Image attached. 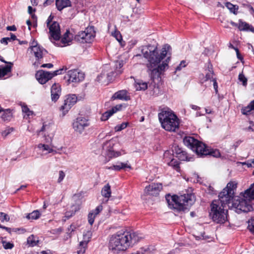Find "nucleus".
<instances>
[{
  "mask_svg": "<svg viewBox=\"0 0 254 254\" xmlns=\"http://www.w3.org/2000/svg\"><path fill=\"white\" fill-rule=\"evenodd\" d=\"M171 47L166 44L163 46L160 51L158 49L156 45H148L141 47V52L148 63L147 67L152 77L159 76L163 72L168 68V64L170 57Z\"/></svg>",
  "mask_w": 254,
  "mask_h": 254,
  "instance_id": "obj_1",
  "label": "nucleus"
},
{
  "mask_svg": "<svg viewBox=\"0 0 254 254\" xmlns=\"http://www.w3.org/2000/svg\"><path fill=\"white\" fill-rule=\"evenodd\" d=\"M139 241L136 234L122 230L111 236L109 247L113 253H119L126 251Z\"/></svg>",
  "mask_w": 254,
  "mask_h": 254,
  "instance_id": "obj_2",
  "label": "nucleus"
},
{
  "mask_svg": "<svg viewBox=\"0 0 254 254\" xmlns=\"http://www.w3.org/2000/svg\"><path fill=\"white\" fill-rule=\"evenodd\" d=\"M254 200V183L244 193L243 197H235L232 205L237 213L247 212L252 210V201Z\"/></svg>",
  "mask_w": 254,
  "mask_h": 254,
  "instance_id": "obj_3",
  "label": "nucleus"
},
{
  "mask_svg": "<svg viewBox=\"0 0 254 254\" xmlns=\"http://www.w3.org/2000/svg\"><path fill=\"white\" fill-rule=\"evenodd\" d=\"M168 205L170 208L179 211L188 209L194 202V196L192 194H184L178 196L168 195L166 197Z\"/></svg>",
  "mask_w": 254,
  "mask_h": 254,
  "instance_id": "obj_4",
  "label": "nucleus"
},
{
  "mask_svg": "<svg viewBox=\"0 0 254 254\" xmlns=\"http://www.w3.org/2000/svg\"><path fill=\"white\" fill-rule=\"evenodd\" d=\"M158 118L162 127L165 130L175 132L179 129V119L171 111L162 110L158 114Z\"/></svg>",
  "mask_w": 254,
  "mask_h": 254,
  "instance_id": "obj_5",
  "label": "nucleus"
},
{
  "mask_svg": "<svg viewBox=\"0 0 254 254\" xmlns=\"http://www.w3.org/2000/svg\"><path fill=\"white\" fill-rule=\"evenodd\" d=\"M227 203H223L219 198L213 200L211 205L210 215L213 221L218 223H223L227 219V210L224 209Z\"/></svg>",
  "mask_w": 254,
  "mask_h": 254,
  "instance_id": "obj_6",
  "label": "nucleus"
},
{
  "mask_svg": "<svg viewBox=\"0 0 254 254\" xmlns=\"http://www.w3.org/2000/svg\"><path fill=\"white\" fill-rule=\"evenodd\" d=\"M184 144L199 155H207L209 150L205 145L192 137L187 136L184 139Z\"/></svg>",
  "mask_w": 254,
  "mask_h": 254,
  "instance_id": "obj_7",
  "label": "nucleus"
},
{
  "mask_svg": "<svg viewBox=\"0 0 254 254\" xmlns=\"http://www.w3.org/2000/svg\"><path fill=\"white\" fill-rule=\"evenodd\" d=\"M237 187L235 182H230L219 193V197L223 203H229L233 198L234 190Z\"/></svg>",
  "mask_w": 254,
  "mask_h": 254,
  "instance_id": "obj_8",
  "label": "nucleus"
},
{
  "mask_svg": "<svg viewBox=\"0 0 254 254\" xmlns=\"http://www.w3.org/2000/svg\"><path fill=\"white\" fill-rule=\"evenodd\" d=\"M95 32L91 27H87L75 36V40L82 43H91L94 39Z\"/></svg>",
  "mask_w": 254,
  "mask_h": 254,
  "instance_id": "obj_9",
  "label": "nucleus"
},
{
  "mask_svg": "<svg viewBox=\"0 0 254 254\" xmlns=\"http://www.w3.org/2000/svg\"><path fill=\"white\" fill-rule=\"evenodd\" d=\"M64 70V68H61L52 72L40 70L36 73V78L40 83L43 84L46 83L54 76L62 74Z\"/></svg>",
  "mask_w": 254,
  "mask_h": 254,
  "instance_id": "obj_10",
  "label": "nucleus"
},
{
  "mask_svg": "<svg viewBox=\"0 0 254 254\" xmlns=\"http://www.w3.org/2000/svg\"><path fill=\"white\" fill-rule=\"evenodd\" d=\"M77 98L75 94L69 95L66 96L64 104L60 107L62 112V117L64 116L71 108L76 103Z\"/></svg>",
  "mask_w": 254,
  "mask_h": 254,
  "instance_id": "obj_11",
  "label": "nucleus"
},
{
  "mask_svg": "<svg viewBox=\"0 0 254 254\" xmlns=\"http://www.w3.org/2000/svg\"><path fill=\"white\" fill-rule=\"evenodd\" d=\"M90 125L89 120L83 117L77 118L72 123V127L74 131L81 134L85 128Z\"/></svg>",
  "mask_w": 254,
  "mask_h": 254,
  "instance_id": "obj_12",
  "label": "nucleus"
},
{
  "mask_svg": "<svg viewBox=\"0 0 254 254\" xmlns=\"http://www.w3.org/2000/svg\"><path fill=\"white\" fill-rule=\"evenodd\" d=\"M115 143L113 141L110 140L107 141L103 145V149L105 151V155L107 157H108L109 159L118 157L122 155L121 151H116L114 150L113 147Z\"/></svg>",
  "mask_w": 254,
  "mask_h": 254,
  "instance_id": "obj_13",
  "label": "nucleus"
},
{
  "mask_svg": "<svg viewBox=\"0 0 254 254\" xmlns=\"http://www.w3.org/2000/svg\"><path fill=\"white\" fill-rule=\"evenodd\" d=\"M67 78L69 82H79L84 78V74L77 69L70 70L67 71Z\"/></svg>",
  "mask_w": 254,
  "mask_h": 254,
  "instance_id": "obj_14",
  "label": "nucleus"
},
{
  "mask_svg": "<svg viewBox=\"0 0 254 254\" xmlns=\"http://www.w3.org/2000/svg\"><path fill=\"white\" fill-rule=\"evenodd\" d=\"M47 26L49 27L51 37L56 41L59 40L61 37V30L59 23L54 21Z\"/></svg>",
  "mask_w": 254,
  "mask_h": 254,
  "instance_id": "obj_15",
  "label": "nucleus"
},
{
  "mask_svg": "<svg viewBox=\"0 0 254 254\" xmlns=\"http://www.w3.org/2000/svg\"><path fill=\"white\" fill-rule=\"evenodd\" d=\"M162 189L161 184L152 183L145 187L144 192L147 194L153 196H156Z\"/></svg>",
  "mask_w": 254,
  "mask_h": 254,
  "instance_id": "obj_16",
  "label": "nucleus"
},
{
  "mask_svg": "<svg viewBox=\"0 0 254 254\" xmlns=\"http://www.w3.org/2000/svg\"><path fill=\"white\" fill-rule=\"evenodd\" d=\"M31 52H33L37 59H41L43 56L46 53V51L38 45L37 42L33 41L30 47Z\"/></svg>",
  "mask_w": 254,
  "mask_h": 254,
  "instance_id": "obj_17",
  "label": "nucleus"
},
{
  "mask_svg": "<svg viewBox=\"0 0 254 254\" xmlns=\"http://www.w3.org/2000/svg\"><path fill=\"white\" fill-rule=\"evenodd\" d=\"M112 98L113 100L118 99L125 101H128L130 99L127 91L126 90H122L116 92L113 95Z\"/></svg>",
  "mask_w": 254,
  "mask_h": 254,
  "instance_id": "obj_18",
  "label": "nucleus"
},
{
  "mask_svg": "<svg viewBox=\"0 0 254 254\" xmlns=\"http://www.w3.org/2000/svg\"><path fill=\"white\" fill-rule=\"evenodd\" d=\"M72 40V35L69 32L68 30H67L62 38L59 46L61 47H65L69 45L71 43Z\"/></svg>",
  "mask_w": 254,
  "mask_h": 254,
  "instance_id": "obj_19",
  "label": "nucleus"
},
{
  "mask_svg": "<svg viewBox=\"0 0 254 254\" xmlns=\"http://www.w3.org/2000/svg\"><path fill=\"white\" fill-rule=\"evenodd\" d=\"M51 98L52 101H56L60 97L61 90L58 84H54L51 87Z\"/></svg>",
  "mask_w": 254,
  "mask_h": 254,
  "instance_id": "obj_20",
  "label": "nucleus"
},
{
  "mask_svg": "<svg viewBox=\"0 0 254 254\" xmlns=\"http://www.w3.org/2000/svg\"><path fill=\"white\" fill-rule=\"evenodd\" d=\"M88 238L87 239H85L84 241H82L80 242L79 246L78 248V250L77 251V254H83L85 253L86 251V247L88 242L89 241V239L91 236V233L88 232L87 233Z\"/></svg>",
  "mask_w": 254,
  "mask_h": 254,
  "instance_id": "obj_21",
  "label": "nucleus"
},
{
  "mask_svg": "<svg viewBox=\"0 0 254 254\" xmlns=\"http://www.w3.org/2000/svg\"><path fill=\"white\" fill-rule=\"evenodd\" d=\"M38 148L42 151L44 154H47L50 153H57V151L52 149L48 144L39 143L37 146Z\"/></svg>",
  "mask_w": 254,
  "mask_h": 254,
  "instance_id": "obj_22",
  "label": "nucleus"
},
{
  "mask_svg": "<svg viewBox=\"0 0 254 254\" xmlns=\"http://www.w3.org/2000/svg\"><path fill=\"white\" fill-rule=\"evenodd\" d=\"M238 29L240 31H250L254 33V28L251 25L243 21L242 20L239 21Z\"/></svg>",
  "mask_w": 254,
  "mask_h": 254,
  "instance_id": "obj_23",
  "label": "nucleus"
},
{
  "mask_svg": "<svg viewBox=\"0 0 254 254\" xmlns=\"http://www.w3.org/2000/svg\"><path fill=\"white\" fill-rule=\"evenodd\" d=\"M56 5L57 9L61 11L64 8L71 6V1L70 0H56Z\"/></svg>",
  "mask_w": 254,
  "mask_h": 254,
  "instance_id": "obj_24",
  "label": "nucleus"
},
{
  "mask_svg": "<svg viewBox=\"0 0 254 254\" xmlns=\"http://www.w3.org/2000/svg\"><path fill=\"white\" fill-rule=\"evenodd\" d=\"M111 34L116 39L122 47H123L125 46V42L123 40L122 36L120 31L117 30L115 26L114 31L111 32Z\"/></svg>",
  "mask_w": 254,
  "mask_h": 254,
  "instance_id": "obj_25",
  "label": "nucleus"
},
{
  "mask_svg": "<svg viewBox=\"0 0 254 254\" xmlns=\"http://www.w3.org/2000/svg\"><path fill=\"white\" fill-rule=\"evenodd\" d=\"M169 155V152L166 151L164 153V157L165 158V161L167 162V164L169 166L173 167L174 169L178 170L179 168V163L177 160L175 159H172L170 161L167 160L168 156Z\"/></svg>",
  "mask_w": 254,
  "mask_h": 254,
  "instance_id": "obj_26",
  "label": "nucleus"
},
{
  "mask_svg": "<svg viewBox=\"0 0 254 254\" xmlns=\"http://www.w3.org/2000/svg\"><path fill=\"white\" fill-rule=\"evenodd\" d=\"M101 194L104 197L107 198V201L111 196V186L109 184L103 187L101 190Z\"/></svg>",
  "mask_w": 254,
  "mask_h": 254,
  "instance_id": "obj_27",
  "label": "nucleus"
},
{
  "mask_svg": "<svg viewBox=\"0 0 254 254\" xmlns=\"http://www.w3.org/2000/svg\"><path fill=\"white\" fill-rule=\"evenodd\" d=\"M156 249L153 246H145L140 248L136 254H145L156 253Z\"/></svg>",
  "mask_w": 254,
  "mask_h": 254,
  "instance_id": "obj_28",
  "label": "nucleus"
},
{
  "mask_svg": "<svg viewBox=\"0 0 254 254\" xmlns=\"http://www.w3.org/2000/svg\"><path fill=\"white\" fill-rule=\"evenodd\" d=\"M131 168V166L128 165L127 163L119 162L117 165H113L111 167H107V169L109 170H113L115 171H120L121 169L125 168Z\"/></svg>",
  "mask_w": 254,
  "mask_h": 254,
  "instance_id": "obj_29",
  "label": "nucleus"
},
{
  "mask_svg": "<svg viewBox=\"0 0 254 254\" xmlns=\"http://www.w3.org/2000/svg\"><path fill=\"white\" fill-rule=\"evenodd\" d=\"M134 85L137 91L145 90L147 88V83L141 80L135 81Z\"/></svg>",
  "mask_w": 254,
  "mask_h": 254,
  "instance_id": "obj_30",
  "label": "nucleus"
},
{
  "mask_svg": "<svg viewBox=\"0 0 254 254\" xmlns=\"http://www.w3.org/2000/svg\"><path fill=\"white\" fill-rule=\"evenodd\" d=\"M8 64L5 66L0 67V78L4 77L8 72H10L12 64L11 63H8Z\"/></svg>",
  "mask_w": 254,
  "mask_h": 254,
  "instance_id": "obj_31",
  "label": "nucleus"
},
{
  "mask_svg": "<svg viewBox=\"0 0 254 254\" xmlns=\"http://www.w3.org/2000/svg\"><path fill=\"white\" fill-rule=\"evenodd\" d=\"M39 240L37 237L33 235H30L27 240V244L32 247L36 246L38 243Z\"/></svg>",
  "mask_w": 254,
  "mask_h": 254,
  "instance_id": "obj_32",
  "label": "nucleus"
},
{
  "mask_svg": "<svg viewBox=\"0 0 254 254\" xmlns=\"http://www.w3.org/2000/svg\"><path fill=\"white\" fill-rule=\"evenodd\" d=\"M21 108L22 112L25 114L24 116V118H28L30 116L33 115V111L30 110L26 105L23 104L21 106Z\"/></svg>",
  "mask_w": 254,
  "mask_h": 254,
  "instance_id": "obj_33",
  "label": "nucleus"
},
{
  "mask_svg": "<svg viewBox=\"0 0 254 254\" xmlns=\"http://www.w3.org/2000/svg\"><path fill=\"white\" fill-rule=\"evenodd\" d=\"M41 215V213L38 210H34L31 213H29L26 218L28 219L35 220L38 219Z\"/></svg>",
  "mask_w": 254,
  "mask_h": 254,
  "instance_id": "obj_34",
  "label": "nucleus"
},
{
  "mask_svg": "<svg viewBox=\"0 0 254 254\" xmlns=\"http://www.w3.org/2000/svg\"><path fill=\"white\" fill-rule=\"evenodd\" d=\"M213 79H215L213 77V71L211 69H208L207 73L205 74V77L203 79H202V82H205L208 80L210 81H213Z\"/></svg>",
  "mask_w": 254,
  "mask_h": 254,
  "instance_id": "obj_35",
  "label": "nucleus"
},
{
  "mask_svg": "<svg viewBox=\"0 0 254 254\" xmlns=\"http://www.w3.org/2000/svg\"><path fill=\"white\" fill-rule=\"evenodd\" d=\"M3 114H2L1 118L4 121L9 120L12 117V113L10 109H7L5 111H2Z\"/></svg>",
  "mask_w": 254,
  "mask_h": 254,
  "instance_id": "obj_36",
  "label": "nucleus"
},
{
  "mask_svg": "<svg viewBox=\"0 0 254 254\" xmlns=\"http://www.w3.org/2000/svg\"><path fill=\"white\" fill-rule=\"evenodd\" d=\"M225 6L227 7L228 9H229V10L234 13H237V11L238 9V6L236 5H234L231 2H227L225 4Z\"/></svg>",
  "mask_w": 254,
  "mask_h": 254,
  "instance_id": "obj_37",
  "label": "nucleus"
},
{
  "mask_svg": "<svg viewBox=\"0 0 254 254\" xmlns=\"http://www.w3.org/2000/svg\"><path fill=\"white\" fill-rule=\"evenodd\" d=\"M112 74L109 75L108 73H105V72L102 73L100 75L98 76L97 77V80L100 81H102V78L104 77L105 76H106L108 80H110L112 79V77L114 76V73L112 72Z\"/></svg>",
  "mask_w": 254,
  "mask_h": 254,
  "instance_id": "obj_38",
  "label": "nucleus"
},
{
  "mask_svg": "<svg viewBox=\"0 0 254 254\" xmlns=\"http://www.w3.org/2000/svg\"><path fill=\"white\" fill-rule=\"evenodd\" d=\"M128 125V122H124L120 125H118L115 127V130L116 131H120L126 128Z\"/></svg>",
  "mask_w": 254,
  "mask_h": 254,
  "instance_id": "obj_39",
  "label": "nucleus"
},
{
  "mask_svg": "<svg viewBox=\"0 0 254 254\" xmlns=\"http://www.w3.org/2000/svg\"><path fill=\"white\" fill-rule=\"evenodd\" d=\"M238 79L240 82H242V84L244 86H246L247 85L248 79L243 74V72L240 73L238 76Z\"/></svg>",
  "mask_w": 254,
  "mask_h": 254,
  "instance_id": "obj_40",
  "label": "nucleus"
},
{
  "mask_svg": "<svg viewBox=\"0 0 254 254\" xmlns=\"http://www.w3.org/2000/svg\"><path fill=\"white\" fill-rule=\"evenodd\" d=\"M113 115V113L110 110L105 112L101 116V119L102 121L107 120L111 116Z\"/></svg>",
  "mask_w": 254,
  "mask_h": 254,
  "instance_id": "obj_41",
  "label": "nucleus"
},
{
  "mask_svg": "<svg viewBox=\"0 0 254 254\" xmlns=\"http://www.w3.org/2000/svg\"><path fill=\"white\" fill-rule=\"evenodd\" d=\"M96 215L95 214V213L93 212V211H91L88 215V221L89 223L92 225L94 222L95 218L96 217Z\"/></svg>",
  "mask_w": 254,
  "mask_h": 254,
  "instance_id": "obj_42",
  "label": "nucleus"
},
{
  "mask_svg": "<svg viewBox=\"0 0 254 254\" xmlns=\"http://www.w3.org/2000/svg\"><path fill=\"white\" fill-rule=\"evenodd\" d=\"M253 110L249 104L247 106L241 109L242 113L246 115L250 114L251 112Z\"/></svg>",
  "mask_w": 254,
  "mask_h": 254,
  "instance_id": "obj_43",
  "label": "nucleus"
},
{
  "mask_svg": "<svg viewBox=\"0 0 254 254\" xmlns=\"http://www.w3.org/2000/svg\"><path fill=\"white\" fill-rule=\"evenodd\" d=\"M75 213L74 212L73 210H72V208L71 207L69 208L68 210H67L64 214V216L67 218L68 219L70 217H71L72 216H73Z\"/></svg>",
  "mask_w": 254,
  "mask_h": 254,
  "instance_id": "obj_44",
  "label": "nucleus"
},
{
  "mask_svg": "<svg viewBox=\"0 0 254 254\" xmlns=\"http://www.w3.org/2000/svg\"><path fill=\"white\" fill-rule=\"evenodd\" d=\"M13 130L12 127H8L6 128L1 132V135L3 137H6L9 134L12 132Z\"/></svg>",
  "mask_w": 254,
  "mask_h": 254,
  "instance_id": "obj_45",
  "label": "nucleus"
},
{
  "mask_svg": "<svg viewBox=\"0 0 254 254\" xmlns=\"http://www.w3.org/2000/svg\"><path fill=\"white\" fill-rule=\"evenodd\" d=\"M124 105L123 104H119L117 105L116 106L113 107L110 110L114 114L116 113L117 111H121Z\"/></svg>",
  "mask_w": 254,
  "mask_h": 254,
  "instance_id": "obj_46",
  "label": "nucleus"
},
{
  "mask_svg": "<svg viewBox=\"0 0 254 254\" xmlns=\"http://www.w3.org/2000/svg\"><path fill=\"white\" fill-rule=\"evenodd\" d=\"M248 229L254 234V219H252L249 221Z\"/></svg>",
  "mask_w": 254,
  "mask_h": 254,
  "instance_id": "obj_47",
  "label": "nucleus"
},
{
  "mask_svg": "<svg viewBox=\"0 0 254 254\" xmlns=\"http://www.w3.org/2000/svg\"><path fill=\"white\" fill-rule=\"evenodd\" d=\"M178 156V157L181 160L183 161L188 160L187 157L186 156V153L185 152H183L181 151L179 153H177Z\"/></svg>",
  "mask_w": 254,
  "mask_h": 254,
  "instance_id": "obj_48",
  "label": "nucleus"
},
{
  "mask_svg": "<svg viewBox=\"0 0 254 254\" xmlns=\"http://www.w3.org/2000/svg\"><path fill=\"white\" fill-rule=\"evenodd\" d=\"M2 246L5 249H11L13 247V244L10 242H2Z\"/></svg>",
  "mask_w": 254,
  "mask_h": 254,
  "instance_id": "obj_49",
  "label": "nucleus"
},
{
  "mask_svg": "<svg viewBox=\"0 0 254 254\" xmlns=\"http://www.w3.org/2000/svg\"><path fill=\"white\" fill-rule=\"evenodd\" d=\"M70 207H71L72 210H73L74 212L76 213V212L79 211L80 208V203H77L73 204Z\"/></svg>",
  "mask_w": 254,
  "mask_h": 254,
  "instance_id": "obj_50",
  "label": "nucleus"
},
{
  "mask_svg": "<svg viewBox=\"0 0 254 254\" xmlns=\"http://www.w3.org/2000/svg\"><path fill=\"white\" fill-rule=\"evenodd\" d=\"M193 236L195 238L196 240H205L206 238L204 236V233L201 232L200 234H195Z\"/></svg>",
  "mask_w": 254,
  "mask_h": 254,
  "instance_id": "obj_51",
  "label": "nucleus"
},
{
  "mask_svg": "<svg viewBox=\"0 0 254 254\" xmlns=\"http://www.w3.org/2000/svg\"><path fill=\"white\" fill-rule=\"evenodd\" d=\"M103 210V206L102 205H99L96 207V208L92 210L95 214L97 216L98 214L100 213V212Z\"/></svg>",
  "mask_w": 254,
  "mask_h": 254,
  "instance_id": "obj_52",
  "label": "nucleus"
},
{
  "mask_svg": "<svg viewBox=\"0 0 254 254\" xmlns=\"http://www.w3.org/2000/svg\"><path fill=\"white\" fill-rule=\"evenodd\" d=\"M65 177V174L63 171H59V177L58 179V182L59 183H61Z\"/></svg>",
  "mask_w": 254,
  "mask_h": 254,
  "instance_id": "obj_53",
  "label": "nucleus"
},
{
  "mask_svg": "<svg viewBox=\"0 0 254 254\" xmlns=\"http://www.w3.org/2000/svg\"><path fill=\"white\" fill-rule=\"evenodd\" d=\"M208 155H210L214 157H219L220 154L219 151L218 150H215L212 151H209V153L208 154Z\"/></svg>",
  "mask_w": 254,
  "mask_h": 254,
  "instance_id": "obj_54",
  "label": "nucleus"
},
{
  "mask_svg": "<svg viewBox=\"0 0 254 254\" xmlns=\"http://www.w3.org/2000/svg\"><path fill=\"white\" fill-rule=\"evenodd\" d=\"M79 226V225H77L76 224H72L70 225L68 228V230L70 231L71 232L74 231L77 228H78Z\"/></svg>",
  "mask_w": 254,
  "mask_h": 254,
  "instance_id": "obj_55",
  "label": "nucleus"
},
{
  "mask_svg": "<svg viewBox=\"0 0 254 254\" xmlns=\"http://www.w3.org/2000/svg\"><path fill=\"white\" fill-rule=\"evenodd\" d=\"M186 66V61H182L181 62V63L178 66H177V67L176 68V70H180L182 67H184Z\"/></svg>",
  "mask_w": 254,
  "mask_h": 254,
  "instance_id": "obj_56",
  "label": "nucleus"
},
{
  "mask_svg": "<svg viewBox=\"0 0 254 254\" xmlns=\"http://www.w3.org/2000/svg\"><path fill=\"white\" fill-rule=\"evenodd\" d=\"M0 228H1L2 229H5L6 231H7L10 234L11 233L12 231L16 232V230H17L16 229H13L12 230L10 228L6 227H5V226H1V225H0Z\"/></svg>",
  "mask_w": 254,
  "mask_h": 254,
  "instance_id": "obj_57",
  "label": "nucleus"
},
{
  "mask_svg": "<svg viewBox=\"0 0 254 254\" xmlns=\"http://www.w3.org/2000/svg\"><path fill=\"white\" fill-rule=\"evenodd\" d=\"M212 81L213 82V87L215 89V92H216V93H218V84H217L216 79H213V81Z\"/></svg>",
  "mask_w": 254,
  "mask_h": 254,
  "instance_id": "obj_58",
  "label": "nucleus"
},
{
  "mask_svg": "<svg viewBox=\"0 0 254 254\" xmlns=\"http://www.w3.org/2000/svg\"><path fill=\"white\" fill-rule=\"evenodd\" d=\"M53 1V0H45L43 4L45 6H46L51 4Z\"/></svg>",
  "mask_w": 254,
  "mask_h": 254,
  "instance_id": "obj_59",
  "label": "nucleus"
},
{
  "mask_svg": "<svg viewBox=\"0 0 254 254\" xmlns=\"http://www.w3.org/2000/svg\"><path fill=\"white\" fill-rule=\"evenodd\" d=\"M53 66V64H50V63L43 64L41 65V67H47L48 68H52Z\"/></svg>",
  "mask_w": 254,
  "mask_h": 254,
  "instance_id": "obj_60",
  "label": "nucleus"
},
{
  "mask_svg": "<svg viewBox=\"0 0 254 254\" xmlns=\"http://www.w3.org/2000/svg\"><path fill=\"white\" fill-rule=\"evenodd\" d=\"M6 29L8 31H15L16 30V28L14 25L12 26H8L6 27Z\"/></svg>",
  "mask_w": 254,
  "mask_h": 254,
  "instance_id": "obj_61",
  "label": "nucleus"
},
{
  "mask_svg": "<svg viewBox=\"0 0 254 254\" xmlns=\"http://www.w3.org/2000/svg\"><path fill=\"white\" fill-rule=\"evenodd\" d=\"M243 165H246L248 168H252L250 160H248L247 162L242 163Z\"/></svg>",
  "mask_w": 254,
  "mask_h": 254,
  "instance_id": "obj_62",
  "label": "nucleus"
},
{
  "mask_svg": "<svg viewBox=\"0 0 254 254\" xmlns=\"http://www.w3.org/2000/svg\"><path fill=\"white\" fill-rule=\"evenodd\" d=\"M52 19H53V17H52L51 15H50L48 17V18L47 20V25H49L51 24V23H52V22H53V21H52Z\"/></svg>",
  "mask_w": 254,
  "mask_h": 254,
  "instance_id": "obj_63",
  "label": "nucleus"
},
{
  "mask_svg": "<svg viewBox=\"0 0 254 254\" xmlns=\"http://www.w3.org/2000/svg\"><path fill=\"white\" fill-rule=\"evenodd\" d=\"M248 7L249 9L250 12L252 14L254 15V9L253 7L251 5H248Z\"/></svg>",
  "mask_w": 254,
  "mask_h": 254,
  "instance_id": "obj_64",
  "label": "nucleus"
}]
</instances>
